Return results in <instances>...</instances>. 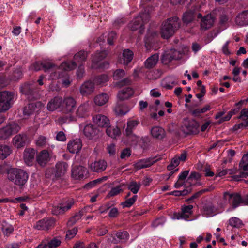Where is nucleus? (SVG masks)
<instances>
[{"label":"nucleus","instance_id":"f257e3e1","mask_svg":"<svg viewBox=\"0 0 248 248\" xmlns=\"http://www.w3.org/2000/svg\"><path fill=\"white\" fill-rule=\"evenodd\" d=\"M76 101L71 97L63 98L61 112L64 115L59 118V122L62 124L70 123L76 121V117L72 114L76 107Z\"/></svg>","mask_w":248,"mask_h":248},{"label":"nucleus","instance_id":"f03ea898","mask_svg":"<svg viewBox=\"0 0 248 248\" xmlns=\"http://www.w3.org/2000/svg\"><path fill=\"white\" fill-rule=\"evenodd\" d=\"M180 27L179 18L173 17L168 19L161 26L160 34L164 39H168L173 35L175 31Z\"/></svg>","mask_w":248,"mask_h":248},{"label":"nucleus","instance_id":"7ed1b4c3","mask_svg":"<svg viewBox=\"0 0 248 248\" xmlns=\"http://www.w3.org/2000/svg\"><path fill=\"white\" fill-rule=\"evenodd\" d=\"M7 173L8 180L20 187L25 185L29 177L28 173L21 169L11 168Z\"/></svg>","mask_w":248,"mask_h":248},{"label":"nucleus","instance_id":"20e7f679","mask_svg":"<svg viewBox=\"0 0 248 248\" xmlns=\"http://www.w3.org/2000/svg\"><path fill=\"white\" fill-rule=\"evenodd\" d=\"M88 56L86 51L81 50L76 53L74 56V61L62 62L59 70L63 69L65 71L71 70L75 69L78 64H82L85 62Z\"/></svg>","mask_w":248,"mask_h":248},{"label":"nucleus","instance_id":"39448f33","mask_svg":"<svg viewBox=\"0 0 248 248\" xmlns=\"http://www.w3.org/2000/svg\"><path fill=\"white\" fill-rule=\"evenodd\" d=\"M225 198L228 197L229 200L231 201V207L227 210V212L233 210L241 205H248V196L242 197L237 193H230L226 192L224 193Z\"/></svg>","mask_w":248,"mask_h":248},{"label":"nucleus","instance_id":"423d86ee","mask_svg":"<svg viewBox=\"0 0 248 248\" xmlns=\"http://www.w3.org/2000/svg\"><path fill=\"white\" fill-rule=\"evenodd\" d=\"M20 129V126L13 122L0 129V140H5L12 134L18 132Z\"/></svg>","mask_w":248,"mask_h":248},{"label":"nucleus","instance_id":"0eeeda50","mask_svg":"<svg viewBox=\"0 0 248 248\" xmlns=\"http://www.w3.org/2000/svg\"><path fill=\"white\" fill-rule=\"evenodd\" d=\"M198 123L193 119L185 118L183 119L182 131L186 135L196 134L198 132Z\"/></svg>","mask_w":248,"mask_h":248},{"label":"nucleus","instance_id":"6e6552de","mask_svg":"<svg viewBox=\"0 0 248 248\" xmlns=\"http://www.w3.org/2000/svg\"><path fill=\"white\" fill-rule=\"evenodd\" d=\"M20 92L28 96L31 99H37L39 94L38 90L33 83H26L20 87Z\"/></svg>","mask_w":248,"mask_h":248},{"label":"nucleus","instance_id":"1a4fd4ad","mask_svg":"<svg viewBox=\"0 0 248 248\" xmlns=\"http://www.w3.org/2000/svg\"><path fill=\"white\" fill-rule=\"evenodd\" d=\"M150 18V15L148 13H141L129 24V27L132 31L136 30L140 28H142L144 24L147 22Z\"/></svg>","mask_w":248,"mask_h":248},{"label":"nucleus","instance_id":"9d476101","mask_svg":"<svg viewBox=\"0 0 248 248\" xmlns=\"http://www.w3.org/2000/svg\"><path fill=\"white\" fill-rule=\"evenodd\" d=\"M14 94L8 91L0 92V111H6L10 108V102Z\"/></svg>","mask_w":248,"mask_h":248},{"label":"nucleus","instance_id":"9b49d317","mask_svg":"<svg viewBox=\"0 0 248 248\" xmlns=\"http://www.w3.org/2000/svg\"><path fill=\"white\" fill-rule=\"evenodd\" d=\"M55 220L52 217H46L36 222L34 228L38 230H48L54 227Z\"/></svg>","mask_w":248,"mask_h":248},{"label":"nucleus","instance_id":"f8f14e48","mask_svg":"<svg viewBox=\"0 0 248 248\" xmlns=\"http://www.w3.org/2000/svg\"><path fill=\"white\" fill-rule=\"evenodd\" d=\"M88 171L87 169L80 165L73 167L71 170V176L76 180H81L88 177Z\"/></svg>","mask_w":248,"mask_h":248},{"label":"nucleus","instance_id":"ddd939ff","mask_svg":"<svg viewBox=\"0 0 248 248\" xmlns=\"http://www.w3.org/2000/svg\"><path fill=\"white\" fill-rule=\"evenodd\" d=\"M215 17L211 14H207L201 20L200 29L202 31H206L211 28L215 22Z\"/></svg>","mask_w":248,"mask_h":248},{"label":"nucleus","instance_id":"4468645a","mask_svg":"<svg viewBox=\"0 0 248 248\" xmlns=\"http://www.w3.org/2000/svg\"><path fill=\"white\" fill-rule=\"evenodd\" d=\"M82 147V143L80 139H75L68 142L67 150L72 154H77L79 152Z\"/></svg>","mask_w":248,"mask_h":248},{"label":"nucleus","instance_id":"2eb2a0df","mask_svg":"<svg viewBox=\"0 0 248 248\" xmlns=\"http://www.w3.org/2000/svg\"><path fill=\"white\" fill-rule=\"evenodd\" d=\"M90 104L88 101L81 104L76 111V118H85L89 116Z\"/></svg>","mask_w":248,"mask_h":248},{"label":"nucleus","instance_id":"dca6fc26","mask_svg":"<svg viewBox=\"0 0 248 248\" xmlns=\"http://www.w3.org/2000/svg\"><path fill=\"white\" fill-rule=\"evenodd\" d=\"M63 98L60 96H55L47 103V108L50 111H54L57 109L61 111Z\"/></svg>","mask_w":248,"mask_h":248},{"label":"nucleus","instance_id":"f3484780","mask_svg":"<svg viewBox=\"0 0 248 248\" xmlns=\"http://www.w3.org/2000/svg\"><path fill=\"white\" fill-rule=\"evenodd\" d=\"M107 167V163L104 159H99L92 162L90 168L93 172L99 173L104 171Z\"/></svg>","mask_w":248,"mask_h":248},{"label":"nucleus","instance_id":"a211bd4d","mask_svg":"<svg viewBox=\"0 0 248 248\" xmlns=\"http://www.w3.org/2000/svg\"><path fill=\"white\" fill-rule=\"evenodd\" d=\"M93 122L98 127L107 128L110 124V121L106 116L97 114L93 117Z\"/></svg>","mask_w":248,"mask_h":248},{"label":"nucleus","instance_id":"6ab92c4d","mask_svg":"<svg viewBox=\"0 0 248 248\" xmlns=\"http://www.w3.org/2000/svg\"><path fill=\"white\" fill-rule=\"evenodd\" d=\"M36 159L40 166L44 167L50 160V154L47 150H43L37 155Z\"/></svg>","mask_w":248,"mask_h":248},{"label":"nucleus","instance_id":"aec40b11","mask_svg":"<svg viewBox=\"0 0 248 248\" xmlns=\"http://www.w3.org/2000/svg\"><path fill=\"white\" fill-rule=\"evenodd\" d=\"M179 53L177 51L174 49H170V51L165 52L162 56V62L164 64H168L170 63L173 60H176L178 57Z\"/></svg>","mask_w":248,"mask_h":248},{"label":"nucleus","instance_id":"412c9836","mask_svg":"<svg viewBox=\"0 0 248 248\" xmlns=\"http://www.w3.org/2000/svg\"><path fill=\"white\" fill-rule=\"evenodd\" d=\"M94 90V83L90 81L84 82L80 87V93L83 96L91 94Z\"/></svg>","mask_w":248,"mask_h":248},{"label":"nucleus","instance_id":"4be33fe9","mask_svg":"<svg viewBox=\"0 0 248 248\" xmlns=\"http://www.w3.org/2000/svg\"><path fill=\"white\" fill-rule=\"evenodd\" d=\"M84 134L89 139L96 138L99 133V130L93 125L87 124L83 130Z\"/></svg>","mask_w":248,"mask_h":248},{"label":"nucleus","instance_id":"5701e85b","mask_svg":"<svg viewBox=\"0 0 248 248\" xmlns=\"http://www.w3.org/2000/svg\"><path fill=\"white\" fill-rule=\"evenodd\" d=\"M68 164L65 162H58L55 165V176L61 177L63 176L67 171Z\"/></svg>","mask_w":248,"mask_h":248},{"label":"nucleus","instance_id":"b1692460","mask_svg":"<svg viewBox=\"0 0 248 248\" xmlns=\"http://www.w3.org/2000/svg\"><path fill=\"white\" fill-rule=\"evenodd\" d=\"M108 55V52L106 50H102L101 51H96V52L93 56L92 59V68H96L98 63L105 58Z\"/></svg>","mask_w":248,"mask_h":248},{"label":"nucleus","instance_id":"393cba45","mask_svg":"<svg viewBox=\"0 0 248 248\" xmlns=\"http://www.w3.org/2000/svg\"><path fill=\"white\" fill-rule=\"evenodd\" d=\"M27 142V137L25 134H18L13 139V143L15 147L20 148L24 147Z\"/></svg>","mask_w":248,"mask_h":248},{"label":"nucleus","instance_id":"a878e982","mask_svg":"<svg viewBox=\"0 0 248 248\" xmlns=\"http://www.w3.org/2000/svg\"><path fill=\"white\" fill-rule=\"evenodd\" d=\"M235 23L240 27L248 25V10L239 13L235 18Z\"/></svg>","mask_w":248,"mask_h":248},{"label":"nucleus","instance_id":"bb28decb","mask_svg":"<svg viewBox=\"0 0 248 248\" xmlns=\"http://www.w3.org/2000/svg\"><path fill=\"white\" fill-rule=\"evenodd\" d=\"M155 158H147L139 160L135 164V168L138 170L148 168L157 161Z\"/></svg>","mask_w":248,"mask_h":248},{"label":"nucleus","instance_id":"cd10ccee","mask_svg":"<svg viewBox=\"0 0 248 248\" xmlns=\"http://www.w3.org/2000/svg\"><path fill=\"white\" fill-rule=\"evenodd\" d=\"M35 150L32 148H27L24 152V159L28 165H31L34 158Z\"/></svg>","mask_w":248,"mask_h":248},{"label":"nucleus","instance_id":"c85d7f7f","mask_svg":"<svg viewBox=\"0 0 248 248\" xmlns=\"http://www.w3.org/2000/svg\"><path fill=\"white\" fill-rule=\"evenodd\" d=\"M151 134L154 138L162 140L166 136L165 130L159 126H154L151 130Z\"/></svg>","mask_w":248,"mask_h":248},{"label":"nucleus","instance_id":"c756f323","mask_svg":"<svg viewBox=\"0 0 248 248\" xmlns=\"http://www.w3.org/2000/svg\"><path fill=\"white\" fill-rule=\"evenodd\" d=\"M193 206L192 205L184 206L182 207V212L178 214V219H187L192 213V209Z\"/></svg>","mask_w":248,"mask_h":248},{"label":"nucleus","instance_id":"7c9ffc66","mask_svg":"<svg viewBox=\"0 0 248 248\" xmlns=\"http://www.w3.org/2000/svg\"><path fill=\"white\" fill-rule=\"evenodd\" d=\"M133 52L131 50L124 49L122 54V58L121 59V62L124 65H127L133 59Z\"/></svg>","mask_w":248,"mask_h":248},{"label":"nucleus","instance_id":"2f4dec72","mask_svg":"<svg viewBox=\"0 0 248 248\" xmlns=\"http://www.w3.org/2000/svg\"><path fill=\"white\" fill-rule=\"evenodd\" d=\"M216 209L211 203L205 204L202 207V215L207 217L213 216L216 214Z\"/></svg>","mask_w":248,"mask_h":248},{"label":"nucleus","instance_id":"473e14b6","mask_svg":"<svg viewBox=\"0 0 248 248\" xmlns=\"http://www.w3.org/2000/svg\"><path fill=\"white\" fill-rule=\"evenodd\" d=\"M134 91L130 87H127L120 91L118 94V98L122 100L127 99L133 95Z\"/></svg>","mask_w":248,"mask_h":248},{"label":"nucleus","instance_id":"72a5a7b5","mask_svg":"<svg viewBox=\"0 0 248 248\" xmlns=\"http://www.w3.org/2000/svg\"><path fill=\"white\" fill-rule=\"evenodd\" d=\"M140 122L138 120H130L127 122V127L125 129V135L132 134L133 130L140 124Z\"/></svg>","mask_w":248,"mask_h":248},{"label":"nucleus","instance_id":"f704fd0d","mask_svg":"<svg viewBox=\"0 0 248 248\" xmlns=\"http://www.w3.org/2000/svg\"><path fill=\"white\" fill-rule=\"evenodd\" d=\"M159 56L157 54H155L149 57L145 62L144 64L146 68L151 69L154 67L158 61Z\"/></svg>","mask_w":248,"mask_h":248},{"label":"nucleus","instance_id":"c9c22d12","mask_svg":"<svg viewBox=\"0 0 248 248\" xmlns=\"http://www.w3.org/2000/svg\"><path fill=\"white\" fill-rule=\"evenodd\" d=\"M108 99L109 97L107 94L102 93L95 96L94 102L97 106H103L108 101Z\"/></svg>","mask_w":248,"mask_h":248},{"label":"nucleus","instance_id":"e433bc0d","mask_svg":"<svg viewBox=\"0 0 248 248\" xmlns=\"http://www.w3.org/2000/svg\"><path fill=\"white\" fill-rule=\"evenodd\" d=\"M106 133L108 136L115 139L121 134L120 129L117 126H111L110 125L106 128Z\"/></svg>","mask_w":248,"mask_h":248},{"label":"nucleus","instance_id":"4c0bfd02","mask_svg":"<svg viewBox=\"0 0 248 248\" xmlns=\"http://www.w3.org/2000/svg\"><path fill=\"white\" fill-rule=\"evenodd\" d=\"M85 212V209H82L72 217L68 221L67 225L68 227H71L74 225L78 220L81 219Z\"/></svg>","mask_w":248,"mask_h":248},{"label":"nucleus","instance_id":"58836bf2","mask_svg":"<svg viewBox=\"0 0 248 248\" xmlns=\"http://www.w3.org/2000/svg\"><path fill=\"white\" fill-rule=\"evenodd\" d=\"M194 12L189 10L183 14L182 20L186 24H188L193 21L195 18Z\"/></svg>","mask_w":248,"mask_h":248},{"label":"nucleus","instance_id":"ea45409f","mask_svg":"<svg viewBox=\"0 0 248 248\" xmlns=\"http://www.w3.org/2000/svg\"><path fill=\"white\" fill-rule=\"evenodd\" d=\"M71 203V202H70L69 203V206L66 207L65 206H61L60 204L59 205L55 206L52 208L51 212L52 214L55 215H58L59 214H63L69 209V207Z\"/></svg>","mask_w":248,"mask_h":248},{"label":"nucleus","instance_id":"a19ab883","mask_svg":"<svg viewBox=\"0 0 248 248\" xmlns=\"http://www.w3.org/2000/svg\"><path fill=\"white\" fill-rule=\"evenodd\" d=\"M10 147L6 145L0 144V158H6L11 153Z\"/></svg>","mask_w":248,"mask_h":248},{"label":"nucleus","instance_id":"79ce46f5","mask_svg":"<svg viewBox=\"0 0 248 248\" xmlns=\"http://www.w3.org/2000/svg\"><path fill=\"white\" fill-rule=\"evenodd\" d=\"M114 111L117 115L122 116L126 114L129 109L125 106L118 104L115 107Z\"/></svg>","mask_w":248,"mask_h":248},{"label":"nucleus","instance_id":"37998d69","mask_svg":"<svg viewBox=\"0 0 248 248\" xmlns=\"http://www.w3.org/2000/svg\"><path fill=\"white\" fill-rule=\"evenodd\" d=\"M141 184L140 182L137 183L133 181L128 184L127 188L130 190L133 193L136 194L138 192L140 189Z\"/></svg>","mask_w":248,"mask_h":248},{"label":"nucleus","instance_id":"c03bdc74","mask_svg":"<svg viewBox=\"0 0 248 248\" xmlns=\"http://www.w3.org/2000/svg\"><path fill=\"white\" fill-rule=\"evenodd\" d=\"M229 224L235 228H241L243 226L242 221L238 218L232 217L228 220Z\"/></svg>","mask_w":248,"mask_h":248},{"label":"nucleus","instance_id":"a18cd8bd","mask_svg":"<svg viewBox=\"0 0 248 248\" xmlns=\"http://www.w3.org/2000/svg\"><path fill=\"white\" fill-rule=\"evenodd\" d=\"M213 189V188L211 186L208 188H205L202 189L195 193H194L192 196H191L190 198L188 199L186 201H189L190 200H194L195 199H197L200 197L201 195H202L203 194H204L205 192L211 191Z\"/></svg>","mask_w":248,"mask_h":248},{"label":"nucleus","instance_id":"49530a36","mask_svg":"<svg viewBox=\"0 0 248 248\" xmlns=\"http://www.w3.org/2000/svg\"><path fill=\"white\" fill-rule=\"evenodd\" d=\"M125 75V72L122 69H118L114 71L113 73V79L115 80H121Z\"/></svg>","mask_w":248,"mask_h":248},{"label":"nucleus","instance_id":"de8ad7c7","mask_svg":"<svg viewBox=\"0 0 248 248\" xmlns=\"http://www.w3.org/2000/svg\"><path fill=\"white\" fill-rule=\"evenodd\" d=\"M61 243V240L58 238H54L46 244L47 248H56L59 246Z\"/></svg>","mask_w":248,"mask_h":248},{"label":"nucleus","instance_id":"09e8293b","mask_svg":"<svg viewBox=\"0 0 248 248\" xmlns=\"http://www.w3.org/2000/svg\"><path fill=\"white\" fill-rule=\"evenodd\" d=\"M108 80V76L107 75L103 74L96 77L94 78V82L96 84L101 85Z\"/></svg>","mask_w":248,"mask_h":248},{"label":"nucleus","instance_id":"8fccbe9b","mask_svg":"<svg viewBox=\"0 0 248 248\" xmlns=\"http://www.w3.org/2000/svg\"><path fill=\"white\" fill-rule=\"evenodd\" d=\"M34 111V104L33 103L29 104L28 106L24 107L23 109V114L24 116H29L32 114Z\"/></svg>","mask_w":248,"mask_h":248},{"label":"nucleus","instance_id":"3c124183","mask_svg":"<svg viewBox=\"0 0 248 248\" xmlns=\"http://www.w3.org/2000/svg\"><path fill=\"white\" fill-rule=\"evenodd\" d=\"M137 198V195H134L132 197L128 198L124 202H123L122 205L123 207H130L134 204Z\"/></svg>","mask_w":248,"mask_h":248},{"label":"nucleus","instance_id":"603ef678","mask_svg":"<svg viewBox=\"0 0 248 248\" xmlns=\"http://www.w3.org/2000/svg\"><path fill=\"white\" fill-rule=\"evenodd\" d=\"M190 190H189L188 189H185L181 191L175 190L169 193L168 194L170 195H174L175 196H185L188 193H190Z\"/></svg>","mask_w":248,"mask_h":248},{"label":"nucleus","instance_id":"864d4df0","mask_svg":"<svg viewBox=\"0 0 248 248\" xmlns=\"http://www.w3.org/2000/svg\"><path fill=\"white\" fill-rule=\"evenodd\" d=\"M123 191L121 186L112 188L108 193V196L109 197L115 196Z\"/></svg>","mask_w":248,"mask_h":248},{"label":"nucleus","instance_id":"5fc2aeb1","mask_svg":"<svg viewBox=\"0 0 248 248\" xmlns=\"http://www.w3.org/2000/svg\"><path fill=\"white\" fill-rule=\"evenodd\" d=\"M2 231L4 235L8 236L13 232L14 229L11 225L5 224L2 225Z\"/></svg>","mask_w":248,"mask_h":248},{"label":"nucleus","instance_id":"6e6d98bb","mask_svg":"<svg viewBox=\"0 0 248 248\" xmlns=\"http://www.w3.org/2000/svg\"><path fill=\"white\" fill-rule=\"evenodd\" d=\"M116 236L119 240L126 241L129 238V234L127 231L118 232Z\"/></svg>","mask_w":248,"mask_h":248},{"label":"nucleus","instance_id":"4d7b16f0","mask_svg":"<svg viewBox=\"0 0 248 248\" xmlns=\"http://www.w3.org/2000/svg\"><path fill=\"white\" fill-rule=\"evenodd\" d=\"M126 136L127 137V140L130 144L135 145L137 144L139 140L138 137L136 136L133 133H132V134L131 135Z\"/></svg>","mask_w":248,"mask_h":248},{"label":"nucleus","instance_id":"13d9d810","mask_svg":"<svg viewBox=\"0 0 248 248\" xmlns=\"http://www.w3.org/2000/svg\"><path fill=\"white\" fill-rule=\"evenodd\" d=\"M78 229L77 227H74L71 230H68L66 232V238L71 239L73 238L78 232Z\"/></svg>","mask_w":248,"mask_h":248},{"label":"nucleus","instance_id":"bf43d9fd","mask_svg":"<svg viewBox=\"0 0 248 248\" xmlns=\"http://www.w3.org/2000/svg\"><path fill=\"white\" fill-rule=\"evenodd\" d=\"M117 38V34L114 31H112L109 32L108 35L107 41L108 43L110 45H112L114 44L113 40L116 39Z\"/></svg>","mask_w":248,"mask_h":248},{"label":"nucleus","instance_id":"052dcab7","mask_svg":"<svg viewBox=\"0 0 248 248\" xmlns=\"http://www.w3.org/2000/svg\"><path fill=\"white\" fill-rule=\"evenodd\" d=\"M180 162L178 159H177V156L174 157L171 160V163L167 166V169L169 170H172L175 167H177Z\"/></svg>","mask_w":248,"mask_h":248},{"label":"nucleus","instance_id":"680f3d73","mask_svg":"<svg viewBox=\"0 0 248 248\" xmlns=\"http://www.w3.org/2000/svg\"><path fill=\"white\" fill-rule=\"evenodd\" d=\"M46 138L43 136H40L36 140V144L38 146L42 147L46 143Z\"/></svg>","mask_w":248,"mask_h":248},{"label":"nucleus","instance_id":"e2e57ef3","mask_svg":"<svg viewBox=\"0 0 248 248\" xmlns=\"http://www.w3.org/2000/svg\"><path fill=\"white\" fill-rule=\"evenodd\" d=\"M201 175L196 172H192L187 178V181L191 184L193 180H198L200 179Z\"/></svg>","mask_w":248,"mask_h":248},{"label":"nucleus","instance_id":"0e129e2a","mask_svg":"<svg viewBox=\"0 0 248 248\" xmlns=\"http://www.w3.org/2000/svg\"><path fill=\"white\" fill-rule=\"evenodd\" d=\"M71 202V204H70L69 209L71 208L72 206L74 204V201L73 199L72 198H65L64 199L62 202L60 203L61 206H65L67 207L69 206V202Z\"/></svg>","mask_w":248,"mask_h":248},{"label":"nucleus","instance_id":"69168bd1","mask_svg":"<svg viewBox=\"0 0 248 248\" xmlns=\"http://www.w3.org/2000/svg\"><path fill=\"white\" fill-rule=\"evenodd\" d=\"M22 75L23 74L21 69H16L13 72V79L14 80H18L22 78Z\"/></svg>","mask_w":248,"mask_h":248},{"label":"nucleus","instance_id":"338daca9","mask_svg":"<svg viewBox=\"0 0 248 248\" xmlns=\"http://www.w3.org/2000/svg\"><path fill=\"white\" fill-rule=\"evenodd\" d=\"M42 68V62H35L32 64L30 67V69L33 70L37 71L40 70Z\"/></svg>","mask_w":248,"mask_h":248},{"label":"nucleus","instance_id":"774afa93","mask_svg":"<svg viewBox=\"0 0 248 248\" xmlns=\"http://www.w3.org/2000/svg\"><path fill=\"white\" fill-rule=\"evenodd\" d=\"M55 66V65L50 62H42V68H43L45 72H46L49 70L53 68Z\"/></svg>","mask_w":248,"mask_h":248}]
</instances>
